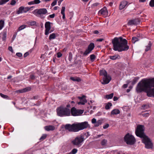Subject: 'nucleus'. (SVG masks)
<instances>
[{"label":"nucleus","instance_id":"obj_1","mask_svg":"<svg viewBox=\"0 0 154 154\" xmlns=\"http://www.w3.org/2000/svg\"><path fill=\"white\" fill-rule=\"evenodd\" d=\"M137 93L144 91L149 97H154V78L144 79L139 82L136 87Z\"/></svg>","mask_w":154,"mask_h":154},{"label":"nucleus","instance_id":"obj_2","mask_svg":"<svg viewBox=\"0 0 154 154\" xmlns=\"http://www.w3.org/2000/svg\"><path fill=\"white\" fill-rule=\"evenodd\" d=\"M112 43L113 45V49L119 52L127 51L129 48L128 45V41L122 37H115L112 40Z\"/></svg>","mask_w":154,"mask_h":154},{"label":"nucleus","instance_id":"obj_3","mask_svg":"<svg viewBox=\"0 0 154 154\" xmlns=\"http://www.w3.org/2000/svg\"><path fill=\"white\" fill-rule=\"evenodd\" d=\"M88 125L89 124L88 122H85L74 123L72 125L67 124L64 126V127L66 130H67L69 132H75L87 128Z\"/></svg>","mask_w":154,"mask_h":154},{"label":"nucleus","instance_id":"obj_4","mask_svg":"<svg viewBox=\"0 0 154 154\" xmlns=\"http://www.w3.org/2000/svg\"><path fill=\"white\" fill-rule=\"evenodd\" d=\"M70 114V109L62 106L58 107V116H69Z\"/></svg>","mask_w":154,"mask_h":154},{"label":"nucleus","instance_id":"obj_5","mask_svg":"<svg viewBox=\"0 0 154 154\" xmlns=\"http://www.w3.org/2000/svg\"><path fill=\"white\" fill-rule=\"evenodd\" d=\"M144 126L142 125H137L135 131V134L137 136L142 138L146 136L144 133Z\"/></svg>","mask_w":154,"mask_h":154},{"label":"nucleus","instance_id":"obj_6","mask_svg":"<svg viewBox=\"0 0 154 154\" xmlns=\"http://www.w3.org/2000/svg\"><path fill=\"white\" fill-rule=\"evenodd\" d=\"M100 75L104 76L103 78V81L101 82L102 84L105 85L108 84L111 80V78L109 75H107V72L105 70L100 71Z\"/></svg>","mask_w":154,"mask_h":154},{"label":"nucleus","instance_id":"obj_7","mask_svg":"<svg viewBox=\"0 0 154 154\" xmlns=\"http://www.w3.org/2000/svg\"><path fill=\"white\" fill-rule=\"evenodd\" d=\"M84 140V136L81 135L75 137L71 141V143L74 146H79Z\"/></svg>","mask_w":154,"mask_h":154},{"label":"nucleus","instance_id":"obj_8","mask_svg":"<svg viewBox=\"0 0 154 154\" xmlns=\"http://www.w3.org/2000/svg\"><path fill=\"white\" fill-rule=\"evenodd\" d=\"M124 140L125 142L128 145H133L135 142V139L134 137L129 133L127 134L125 136Z\"/></svg>","mask_w":154,"mask_h":154},{"label":"nucleus","instance_id":"obj_9","mask_svg":"<svg viewBox=\"0 0 154 154\" xmlns=\"http://www.w3.org/2000/svg\"><path fill=\"white\" fill-rule=\"evenodd\" d=\"M143 138L142 141L145 145V147L147 149L152 148V143L150 139L147 136L142 138Z\"/></svg>","mask_w":154,"mask_h":154},{"label":"nucleus","instance_id":"obj_10","mask_svg":"<svg viewBox=\"0 0 154 154\" xmlns=\"http://www.w3.org/2000/svg\"><path fill=\"white\" fill-rule=\"evenodd\" d=\"M84 112L83 110L77 109L75 107H72L70 113L74 116H78L82 114Z\"/></svg>","mask_w":154,"mask_h":154},{"label":"nucleus","instance_id":"obj_11","mask_svg":"<svg viewBox=\"0 0 154 154\" xmlns=\"http://www.w3.org/2000/svg\"><path fill=\"white\" fill-rule=\"evenodd\" d=\"M94 46H95L94 43H91L88 46V48L84 53L83 55L84 56H86L88 54L90 53L94 49Z\"/></svg>","mask_w":154,"mask_h":154},{"label":"nucleus","instance_id":"obj_12","mask_svg":"<svg viewBox=\"0 0 154 154\" xmlns=\"http://www.w3.org/2000/svg\"><path fill=\"white\" fill-rule=\"evenodd\" d=\"M51 23L50 22H46L45 24V34L47 35L49 34V32L51 28Z\"/></svg>","mask_w":154,"mask_h":154},{"label":"nucleus","instance_id":"obj_13","mask_svg":"<svg viewBox=\"0 0 154 154\" xmlns=\"http://www.w3.org/2000/svg\"><path fill=\"white\" fill-rule=\"evenodd\" d=\"M98 14L101 15L106 16L108 14V11L106 7H104L99 11Z\"/></svg>","mask_w":154,"mask_h":154},{"label":"nucleus","instance_id":"obj_14","mask_svg":"<svg viewBox=\"0 0 154 154\" xmlns=\"http://www.w3.org/2000/svg\"><path fill=\"white\" fill-rule=\"evenodd\" d=\"M128 2L126 1H124L122 2L119 6V9L120 10L124 8L127 5Z\"/></svg>","mask_w":154,"mask_h":154},{"label":"nucleus","instance_id":"obj_15","mask_svg":"<svg viewBox=\"0 0 154 154\" xmlns=\"http://www.w3.org/2000/svg\"><path fill=\"white\" fill-rule=\"evenodd\" d=\"M85 96L84 95L82 97H79L78 98L80 99L81 100H82V101H81L79 102L78 103V104L79 105L82 104V105H84L85 103L87 102V101L86 99H83V98L85 97Z\"/></svg>","mask_w":154,"mask_h":154},{"label":"nucleus","instance_id":"obj_16","mask_svg":"<svg viewBox=\"0 0 154 154\" xmlns=\"http://www.w3.org/2000/svg\"><path fill=\"white\" fill-rule=\"evenodd\" d=\"M47 12V11L46 8H41L38 9L37 13L38 14H45Z\"/></svg>","mask_w":154,"mask_h":154},{"label":"nucleus","instance_id":"obj_17","mask_svg":"<svg viewBox=\"0 0 154 154\" xmlns=\"http://www.w3.org/2000/svg\"><path fill=\"white\" fill-rule=\"evenodd\" d=\"M44 128L46 131H53L55 129V127L53 125H47Z\"/></svg>","mask_w":154,"mask_h":154},{"label":"nucleus","instance_id":"obj_18","mask_svg":"<svg viewBox=\"0 0 154 154\" xmlns=\"http://www.w3.org/2000/svg\"><path fill=\"white\" fill-rule=\"evenodd\" d=\"M137 21L136 20H130L128 23V25H136L137 24Z\"/></svg>","mask_w":154,"mask_h":154},{"label":"nucleus","instance_id":"obj_19","mask_svg":"<svg viewBox=\"0 0 154 154\" xmlns=\"http://www.w3.org/2000/svg\"><path fill=\"white\" fill-rule=\"evenodd\" d=\"M70 79L73 81L77 82H80L81 81V79L79 77H71Z\"/></svg>","mask_w":154,"mask_h":154},{"label":"nucleus","instance_id":"obj_20","mask_svg":"<svg viewBox=\"0 0 154 154\" xmlns=\"http://www.w3.org/2000/svg\"><path fill=\"white\" fill-rule=\"evenodd\" d=\"M109 58L112 60H116L117 59H119L120 58V56L118 54L113 56H109Z\"/></svg>","mask_w":154,"mask_h":154},{"label":"nucleus","instance_id":"obj_21","mask_svg":"<svg viewBox=\"0 0 154 154\" xmlns=\"http://www.w3.org/2000/svg\"><path fill=\"white\" fill-rule=\"evenodd\" d=\"M120 111L118 109H114L112 110L111 112V114L112 115H117L120 113Z\"/></svg>","mask_w":154,"mask_h":154},{"label":"nucleus","instance_id":"obj_22","mask_svg":"<svg viewBox=\"0 0 154 154\" xmlns=\"http://www.w3.org/2000/svg\"><path fill=\"white\" fill-rule=\"evenodd\" d=\"M16 13L17 14H19L24 13L23 7L21 6L19 8L18 10L17 11Z\"/></svg>","mask_w":154,"mask_h":154},{"label":"nucleus","instance_id":"obj_23","mask_svg":"<svg viewBox=\"0 0 154 154\" xmlns=\"http://www.w3.org/2000/svg\"><path fill=\"white\" fill-rule=\"evenodd\" d=\"M113 93H112L109 94H107L106 95L104 98L107 99H111L113 97Z\"/></svg>","mask_w":154,"mask_h":154},{"label":"nucleus","instance_id":"obj_24","mask_svg":"<svg viewBox=\"0 0 154 154\" xmlns=\"http://www.w3.org/2000/svg\"><path fill=\"white\" fill-rule=\"evenodd\" d=\"M112 106V104L111 103L108 102L106 104L105 107V108L106 109H109L110 108V107Z\"/></svg>","mask_w":154,"mask_h":154},{"label":"nucleus","instance_id":"obj_25","mask_svg":"<svg viewBox=\"0 0 154 154\" xmlns=\"http://www.w3.org/2000/svg\"><path fill=\"white\" fill-rule=\"evenodd\" d=\"M31 88L30 87H26V88H24L23 89L21 90V92H26L28 91H30L31 90Z\"/></svg>","mask_w":154,"mask_h":154},{"label":"nucleus","instance_id":"obj_26","mask_svg":"<svg viewBox=\"0 0 154 154\" xmlns=\"http://www.w3.org/2000/svg\"><path fill=\"white\" fill-rule=\"evenodd\" d=\"M139 40V39L138 38L136 37H134L132 38V42L134 44L136 42L138 41Z\"/></svg>","mask_w":154,"mask_h":154},{"label":"nucleus","instance_id":"obj_27","mask_svg":"<svg viewBox=\"0 0 154 154\" xmlns=\"http://www.w3.org/2000/svg\"><path fill=\"white\" fill-rule=\"evenodd\" d=\"M151 45L152 44L149 41L148 45L146 46V48L145 49L146 51H147L150 49Z\"/></svg>","mask_w":154,"mask_h":154},{"label":"nucleus","instance_id":"obj_28","mask_svg":"<svg viewBox=\"0 0 154 154\" xmlns=\"http://www.w3.org/2000/svg\"><path fill=\"white\" fill-rule=\"evenodd\" d=\"M33 7H23L24 13H26L29 11L31 8H33Z\"/></svg>","mask_w":154,"mask_h":154},{"label":"nucleus","instance_id":"obj_29","mask_svg":"<svg viewBox=\"0 0 154 154\" xmlns=\"http://www.w3.org/2000/svg\"><path fill=\"white\" fill-rule=\"evenodd\" d=\"M4 21L3 20H0V30H1L3 27L4 25Z\"/></svg>","mask_w":154,"mask_h":154},{"label":"nucleus","instance_id":"obj_30","mask_svg":"<svg viewBox=\"0 0 154 154\" xmlns=\"http://www.w3.org/2000/svg\"><path fill=\"white\" fill-rule=\"evenodd\" d=\"M36 22L34 21H31L28 22V24L31 26H34L36 24Z\"/></svg>","mask_w":154,"mask_h":154},{"label":"nucleus","instance_id":"obj_31","mask_svg":"<svg viewBox=\"0 0 154 154\" xmlns=\"http://www.w3.org/2000/svg\"><path fill=\"white\" fill-rule=\"evenodd\" d=\"M139 79L138 77H135L133 80L132 82V84L133 85H134L137 82L138 80Z\"/></svg>","mask_w":154,"mask_h":154},{"label":"nucleus","instance_id":"obj_32","mask_svg":"<svg viewBox=\"0 0 154 154\" xmlns=\"http://www.w3.org/2000/svg\"><path fill=\"white\" fill-rule=\"evenodd\" d=\"M90 57L91 61L93 62L94 61L96 57L95 55L93 54L90 55Z\"/></svg>","mask_w":154,"mask_h":154},{"label":"nucleus","instance_id":"obj_33","mask_svg":"<svg viewBox=\"0 0 154 154\" xmlns=\"http://www.w3.org/2000/svg\"><path fill=\"white\" fill-rule=\"evenodd\" d=\"M56 36L55 35L54 33H52L51 34L49 37V39L50 40H51L52 39H54L55 38Z\"/></svg>","mask_w":154,"mask_h":154},{"label":"nucleus","instance_id":"obj_34","mask_svg":"<svg viewBox=\"0 0 154 154\" xmlns=\"http://www.w3.org/2000/svg\"><path fill=\"white\" fill-rule=\"evenodd\" d=\"M107 143V140H106L104 139L101 141V145L102 146H106V144Z\"/></svg>","mask_w":154,"mask_h":154},{"label":"nucleus","instance_id":"obj_35","mask_svg":"<svg viewBox=\"0 0 154 154\" xmlns=\"http://www.w3.org/2000/svg\"><path fill=\"white\" fill-rule=\"evenodd\" d=\"M9 0H0V5H2L8 2Z\"/></svg>","mask_w":154,"mask_h":154},{"label":"nucleus","instance_id":"obj_36","mask_svg":"<svg viewBox=\"0 0 154 154\" xmlns=\"http://www.w3.org/2000/svg\"><path fill=\"white\" fill-rule=\"evenodd\" d=\"M101 123V121L100 120H98L94 124V126L96 127L98 126Z\"/></svg>","mask_w":154,"mask_h":154},{"label":"nucleus","instance_id":"obj_37","mask_svg":"<svg viewBox=\"0 0 154 154\" xmlns=\"http://www.w3.org/2000/svg\"><path fill=\"white\" fill-rule=\"evenodd\" d=\"M78 150L76 149H73L70 153L71 154H75L77 152Z\"/></svg>","mask_w":154,"mask_h":154},{"label":"nucleus","instance_id":"obj_38","mask_svg":"<svg viewBox=\"0 0 154 154\" xmlns=\"http://www.w3.org/2000/svg\"><path fill=\"white\" fill-rule=\"evenodd\" d=\"M47 137V135L43 134L40 138V141H42L45 139Z\"/></svg>","mask_w":154,"mask_h":154},{"label":"nucleus","instance_id":"obj_39","mask_svg":"<svg viewBox=\"0 0 154 154\" xmlns=\"http://www.w3.org/2000/svg\"><path fill=\"white\" fill-rule=\"evenodd\" d=\"M26 27V26L24 25H23L19 27L18 28L19 31L21 30L24 29Z\"/></svg>","mask_w":154,"mask_h":154},{"label":"nucleus","instance_id":"obj_40","mask_svg":"<svg viewBox=\"0 0 154 154\" xmlns=\"http://www.w3.org/2000/svg\"><path fill=\"white\" fill-rule=\"evenodd\" d=\"M149 5L151 7H154V0H151L149 2Z\"/></svg>","mask_w":154,"mask_h":154},{"label":"nucleus","instance_id":"obj_41","mask_svg":"<svg viewBox=\"0 0 154 154\" xmlns=\"http://www.w3.org/2000/svg\"><path fill=\"white\" fill-rule=\"evenodd\" d=\"M1 96L4 98H8V96L7 95H4L2 93L0 94Z\"/></svg>","mask_w":154,"mask_h":154},{"label":"nucleus","instance_id":"obj_42","mask_svg":"<svg viewBox=\"0 0 154 154\" xmlns=\"http://www.w3.org/2000/svg\"><path fill=\"white\" fill-rule=\"evenodd\" d=\"M16 4V1L15 0H12L11 1L10 5H14Z\"/></svg>","mask_w":154,"mask_h":154},{"label":"nucleus","instance_id":"obj_43","mask_svg":"<svg viewBox=\"0 0 154 154\" xmlns=\"http://www.w3.org/2000/svg\"><path fill=\"white\" fill-rule=\"evenodd\" d=\"M33 2L35 4H38L41 2L40 0H34Z\"/></svg>","mask_w":154,"mask_h":154},{"label":"nucleus","instance_id":"obj_44","mask_svg":"<svg viewBox=\"0 0 154 154\" xmlns=\"http://www.w3.org/2000/svg\"><path fill=\"white\" fill-rule=\"evenodd\" d=\"M65 9V7H62L61 9V13L62 14H64V11Z\"/></svg>","mask_w":154,"mask_h":154},{"label":"nucleus","instance_id":"obj_45","mask_svg":"<svg viewBox=\"0 0 154 154\" xmlns=\"http://www.w3.org/2000/svg\"><path fill=\"white\" fill-rule=\"evenodd\" d=\"M72 58V54L70 53L69 54V61H71Z\"/></svg>","mask_w":154,"mask_h":154},{"label":"nucleus","instance_id":"obj_46","mask_svg":"<svg viewBox=\"0 0 154 154\" xmlns=\"http://www.w3.org/2000/svg\"><path fill=\"white\" fill-rule=\"evenodd\" d=\"M57 0H55L54 2H53L51 4V5L53 7L55 5H56L57 2Z\"/></svg>","mask_w":154,"mask_h":154},{"label":"nucleus","instance_id":"obj_47","mask_svg":"<svg viewBox=\"0 0 154 154\" xmlns=\"http://www.w3.org/2000/svg\"><path fill=\"white\" fill-rule=\"evenodd\" d=\"M99 4V3H97V2L95 3L92 5V8H93L95 7H96V6H97Z\"/></svg>","mask_w":154,"mask_h":154},{"label":"nucleus","instance_id":"obj_48","mask_svg":"<svg viewBox=\"0 0 154 154\" xmlns=\"http://www.w3.org/2000/svg\"><path fill=\"white\" fill-rule=\"evenodd\" d=\"M55 15L54 14L50 15L48 17V18L49 17L52 18H54L55 17Z\"/></svg>","mask_w":154,"mask_h":154},{"label":"nucleus","instance_id":"obj_49","mask_svg":"<svg viewBox=\"0 0 154 154\" xmlns=\"http://www.w3.org/2000/svg\"><path fill=\"white\" fill-rule=\"evenodd\" d=\"M16 55L19 57H21L22 56V54L20 53H16Z\"/></svg>","mask_w":154,"mask_h":154},{"label":"nucleus","instance_id":"obj_50","mask_svg":"<svg viewBox=\"0 0 154 154\" xmlns=\"http://www.w3.org/2000/svg\"><path fill=\"white\" fill-rule=\"evenodd\" d=\"M92 123L93 124H95L97 122L96 119L93 118L92 120Z\"/></svg>","mask_w":154,"mask_h":154},{"label":"nucleus","instance_id":"obj_51","mask_svg":"<svg viewBox=\"0 0 154 154\" xmlns=\"http://www.w3.org/2000/svg\"><path fill=\"white\" fill-rule=\"evenodd\" d=\"M109 126V125L108 124H106L103 126V128L104 129H106Z\"/></svg>","mask_w":154,"mask_h":154},{"label":"nucleus","instance_id":"obj_52","mask_svg":"<svg viewBox=\"0 0 154 154\" xmlns=\"http://www.w3.org/2000/svg\"><path fill=\"white\" fill-rule=\"evenodd\" d=\"M113 153L114 154H120V152L117 151H113Z\"/></svg>","mask_w":154,"mask_h":154},{"label":"nucleus","instance_id":"obj_53","mask_svg":"<svg viewBox=\"0 0 154 154\" xmlns=\"http://www.w3.org/2000/svg\"><path fill=\"white\" fill-rule=\"evenodd\" d=\"M28 4L29 5H34L35 4L34 3L33 1H31V2H29L28 3Z\"/></svg>","mask_w":154,"mask_h":154},{"label":"nucleus","instance_id":"obj_54","mask_svg":"<svg viewBox=\"0 0 154 154\" xmlns=\"http://www.w3.org/2000/svg\"><path fill=\"white\" fill-rule=\"evenodd\" d=\"M142 115L143 116L147 117L149 115V113H144V114H142Z\"/></svg>","mask_w":154,"mask_h":154},{"label":"nucleus","instance_id":"obj_55","mask_svg":"<svg viewBox=\"0 0 154 154\" xmlns=\"http://www.w3.org/2000/svg\"><path fill=\"white\" fill-rule=\"evenodd\" d=\"M104 40L103 38H100L97 39L96 41L97 42H102Z\"/></svg>","mask_w":154,"mask_h":154},{"label":"nucleus","instance_id":"obj_56","mask_svg":"<svg viewBox=\"0 0 154 154\" xmlns=\"http://www.w3.org/2000/svg\"><path fill=\"white\" fill-rule=\"evenodd\" d=\"M8 50H9V51H11L12 52H13V49H12V47L9 46L8 47Z\"/></svg>","mask_w":154,"mask_h":154},{"label":"nucleus","instance_id":"obj_57","mask_svg":"<svg viewBox=\"0 0 154 154\" xmlns=\"http://www.w3.org/2000/svg\"><path fill=\"white\" fill-rule=\"evenodd\" d=\"M30 78L32 79H35V77L34 75H31L30 76Z\"/></svg>","mask_w":154,"mask_h":154},{"label":"nucleus","instance_id":"obj_58","mask_svg":"<svg viewBox=\"0 0 154 154\" xmlns=\"http://www.w3.org/2000/svg\"><path fill=\"white\" fill-rule=\"evenodd\" d=\"M29 54V53L28 52H26L24 54V57H26Z\"/></svg>","mask_w":154,"mask_h":154},{"label":"nucleus","instance_id":"obj_59","mask_svg":"<svg viewBox=\"0 0 154 154\" xmlns=\"http://www.w3.org/2000/svg\"><path fill=\"white\" fill-rule=\"evenodd\" d=\"M93 33L95 34H98L99 33V32L97 30H95L93 31Z\"/></svg>","mask_w":154,"mask_h":154},{"label":"nucleus","instance_id":"obj_60","mask_svg":"<svg viewBox=\"0 0 154 154\" xmlns=\"http://www.w3.org/2000/svg\"><path fill=\"white\" fill-rule=\"evenodd\" d=\"M128 84H125L123 85V87L124 88H126L128 87Z\"/></svg>","mask_w":154,"mask_h":154},{"label":"nucleus","instance_id":"obj_61","mask_svg":"<svg viewBox=\"0 0 154 154\" xmlns=\"http://www.w3.org/2000/svg\"><path fill=\"white\" fill-rule=\"evenodd\" d=\"M55 68H53L52 69V72L54 73L55 74L56 72L55 71Z\"/></svg>","mask_w":154,"mask_h":154},{"label":"nucleus","instance_id":"obj_62","mask_svg":"<svg viewBox=\"0 0 154 154\" xmlns=\"http://www.w3.org/2000/svg\"><path fill=\"white\" fill-rule=\"evenodd\" d=\"M118 99V98L116 97H114L113 98V100L114 101H116Z\"/></svg>","mask_w":154,"mask_h":154},{"label":"nucleus","instance_id":"obj_63","mask_svg":"<svg viewBox=\"0 0 154 154\" xmlns=\"http://www.w3.org/2000/svg\"><path fill=\"white\" fill-rule=\"evenodd\" d=\"M103 135V134H100V135H98L97 136V137H96V138H98Z\"/></svg>","mask_w":154,"mask_h":154},{"label":"nucleus","instance_id":"obj_64","mask_svg":"<svg viewBox=\"0 0 154 154\" xmlns=\"http://www.w3.org/2000/svg\"><path fill=\"white\" fill-rule=\"evenodd\" d=\"M62 55V54L60 52H58V57H61Z\"/></svg>","mask_w":154,"mask_h":154}]
</instances>
